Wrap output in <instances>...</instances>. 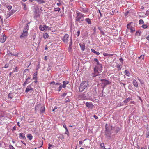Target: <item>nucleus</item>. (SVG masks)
I'll use <instances>...</instances> for the list:
<instances>
[{
    "instance_id": "1",
    "label": "nucleus",
    "mask_w": 149,
    "mask_h": 149,
    "mask_svg": "<svg viewBox=\"0 0 149 149\" xmlns=\"http://www.w3.org/2000/svg\"><path fill=\"white\" fill-rule=\"evenodd\" d=\"M88 81H85L83 82L80 85L79 88V91L80 92H82L87 87L89 86Z\"/></svg>"
},
{
    "instance_id": "2",
    "label": "nucleus",
    "mask_w": 149,
    "mask_h": 149,
    "mask_svg": "<svg viewBox=\"0 0 149 149\" xmlns=\"http://www.w3.org/2000/svg\"><path fill=\"white\" fill-rule=\"evenodd\" d=\"M29 29V26L28 24H26V26L25 27L23 33L20 36L21 38H24L26 37L28 34V30Z\"/></svg>"
},
{
    "instance_id": "3",
    "label": "nucleus",
    "mask_w": 149,
    "mask_h": 149,
    "mask_svg": "<svg viewBox=\"0 0 149 149\" xmlns=\"http://www.w3.org/2000/svg\"><path fill=\"white\" fill-rule=\"evenodd\" d=\"M75 20L76 21L79 22L83 21L84 20V14L80 13H77V16L75 17Z\"/></svg>"
},
{
    "instance_id": "4",
    "label": "nucleus",
    "mask_w": 149,
    "mask_h": 149,
    "mask_svg": "<svg viewBox=\"0 0 149 149\" xmlns=\"http://www.w3.org/2000/svg\"><path fill=\"white\" fill-rule=\"evenodd\" d=\"M100 81L102 82V88L103 89L105 88V87L107 85L110 84V83L109 81L105 79H101Z\"/></svg>"
},
{
    "instance_id": "5",
    "label": "nucleus",
    "mask_w": 149,
    "mask_h": 149,
    "mask_svg": "<svg viewBox=\"0 0 149 149\" xmlns=\"http://www.w3.org/2000/svg\"><path fill=\"white\" fill-rule=\"evenodd\" d=\"M94 73L92 74V75L93 77H95L100 75L99 73L100 72V71H99L98 70L95 69V68H94Z\"/></svg>"
},
{
    "instance_id": "6",
    "label": "nucleus",
    "mask_w": 149,
    "mask_h": 149,
    "mask_svg": "<svg viewBox=\"0 0 149 149\" xmlns=\"http://www.w3.org/2000/svg\"><path fill=\"white\" fill-rule=\"evenodd\" d=\"M105 131H111L112 129V127L111 125H108L107 124H106L105 126Z\"/></svg>"
},
{
    "instance_id": "7",
    "label": "nucleus",
    "mask_w": 149,
    "mask_h": 149,
    "mask_svg": "<svg viewBox=\"0 0 149 149\" xmlns=\"http://www.w3.org/2000/svg\"><path fill=\"white\" fill-rule=\"evenodd\" d=\"M6 39V36L5 34L2 35L1 37L0 38V42L3 43Z\"/></svg>"
},
{
    "instance_id": "8",
    "label": "nucleus",
    "mask_w": 149,
    "mask_h": 149,
    "mask_svg": "<svg viewBox=\"0 0 149 149\" xmlns=\"http://www.w3.org/2000/svg\"><path fill=\"white\" fill-rule=\"evenodd\" d=\"M94 68H95V69L98 70L99 71H100V72H101L102 69V64L96 65Z\"/></svg>"
},
{
    "instance_id": "9",
    "label": "nucleus",
    "mask_w": 149,
    "mask_h": 149,
    "mask_svg": "<svg viewBox=\"0 0 149 149\" xmlns=\"http://www.w3.org/2000/svg\"><path fill=\"white\" fill-rule=\"evenodd\" d=\"M85 105L87 107L90 108H93L94 106V105L91 102H87L86 103Z\"/></svg>"
},
{
    "instance_id": "10",
    "label": "nucleus",
    "mask_w": 149,
    "mask_h": 149,
    "mask_svg": "<svg viewBox=\"0 0 149 149\" xmlns=\"http://www.w3.org/2000/svg\"><path fill=\"white\" fill-rule=\"evenodd\" d=\"M72 39H70V41L69 42V46L68 50L69 52H70L71 51V50L72 49Z\"/></svg>"
},
{
    "instance_id": "11",
    "label": "nucleus",
    "mask_w": 149,
    "mask_h": 149,
    "mask_svg": "<svg viewBox=\"0 0 149 149\" xmlns=\"http://www.w3.org/2000/svg\"><path fill=\"white\" fill-rule=\"evenodd\" d=\"M48 28H49L48 26L45 25H40L39 27L40 29L42 31H44L45 29H47Z\"/></svg>"
},
{
    "instance_id": "12",
    "label": "nucleus",
    "mask_w": 149,
    "mask_h": 149,
    "mask_svg": "<svg viewBox=\"0 0 149 149\" xmlns=\"http://www.w3.org/2000/svg\"><path fill=\"white\" fill-rule=\"evenodd\" d=\"M105 135L106 137L108 138H110L111 137V131H105Z\"/></svg>"
},
{
    "instance_id": "13",
    "label": "nucleus",
    "mask_w": 149,
    "mask_h": 149,
    "mask_svg": "<svg viewBox=\"0 0 149 149\" xmlns=\"http://www.w3.org/2000/svg\"><path fill=\"white\" fill-rule=\"evenodd\" d=\"M79 98L85 100L87 98V97L86 95L84 93H83L79 96Z\"/></svg>"
},
{
    "instance_id": "14",
    "label": "nucleus",
    "mask_w": 149,
    "mask_h": 149,
    "mask_svg": "<svg viewBox=\"0 0 149 149\" xmlns=\"http://www.w3.org/2000/svg\"><path fill=\"white\" fill-rule=\"evenodd\" d=\"M33 89L31 87V85H29L27 87L25 91V92L26 93H28L30 91L32 90Z\"/></svg>"
},
{
    "instance_id": "15",
    "label": "nucleus",
    "mask_w": 149,
    "mask_h": 149,
    "mask_svg": "<svg viewBox=\"0 0 149 149\" xmlns=\"http://www.w3.org/2000/svg\"><path fill=\"white\" fill-rule=\"evenodd\" d=\"M79 45L81 47V49L83 51H84L85 49V45L84 44L80 43Z\"/></svg>"
},
{
    "instance_id": "16",
    "label": "nucleus",
    "mask_w": 149,
    "mask_h": 149,
    "mask_svg": "<svg viewBox=\"0 0 149 149\" xmlns=\"http://www.w3.org/2000/svg\"><path fill=\"white\" fill-rule=\"evenodd\" d=\"M37 71H36L33 75V79L37 80Z\"/></svg>"
},
{
    "instance_id": "17",
    "label": "nucleus",
    "mask_w": 149,
    "mask_h": 149,
    "mask_svg": "<svg viewBox=\"0 0 149 149\" xmlns=\"http://www.w3.org/2000/svg\"><path fill=\"white\" fill-rule=\"evenodd\" d=\"M45 111V108L44 106L41 107L40 109V112L41 113H44Z\"/></svg>"
},
{
    "instance_id": "18",
    "label": "nucleus",
    "mask_w": 149,
    "mask_h": 149,
    "mask_svg": "<svg viewBox=\"0 0 149 149\" xmlns=\"http://www.w3.org/2000/svg\"><path fill=\"white\" fill-rule=\"evenodd\" d=\"M133 84L136 87H138V84L136 81L135 80H134L133 81Z\"/></svg>"
},
{
    "instance_id": "19",
    "label": "nucleus",
    "mask_w": 149,
    "mask_h": 149,
    "mask_svg": "<svg viewBox=\"0 0 149 149\" xmlns=\"http://www.w3.org/2000/svg\"><path fill=\"white\" fill-rule=\"evenodd\" d=\"M55 85H57V86H59V87H58V90L59 91H60L62 88V86L61 84L60 83H56Z\"/></svg>"
},
{
    "instance_id": "20",
    "label": "nucleus",
    "mask_w": 149,
    "mask_h": 149,
    "mask_svg": "<svg viewBox=\"0 0 149 149\" xmlns=\"http://www.w3.org/2000/svg\"><path fill=\"white\" fill-rule=\"evenodd\" d=\"M85 21L87 22L88 24H91V23L90 19L89 18H86L85 19Z\"/></svg>"
},
{
    "instance_id": "21",
    "label": "nucleus",
    "mask_w": 149,
    "mask_h": 149,
    "mask_svg": "<svg viewBox=\"0 0 149 149\" xmlns=\"http://www.w3.org/2000/svg\"><path fill=\"white\" fill-rule=\"evenodd\" d=\"M91 51L93 53L96 54L97 55H99L100 54V53L98 52L95 51L94 49H91Z\"/></svg>"
},
{
    "instance_id": "22",
    "label": "nucleus",
    "mask_w": 149,
    "mask_h": 149,
    "mask_svg": "<svg viewBox=\"0 0 149 149\" xmlns=\"http://www.w3.org/2000/svg\"><path fill=\"white\" fill-rule=\"evenodd\" d=\"M35 0L39 4H40L44 3H45L44 1H43V0Z\"/></svg>"
},
{
    "instance_id": "23",
    "label": "nucleus",
    "mask_w": 149,
    "mask_h": 149,
    "mask_svg": "<svg viewBox=\"0 0 149 149\" xmlns=\"http://www.w3.org/2000/svg\"><path fill=\"white\" fill-rule=\"evenodd\" d=\"M125 73L126 75L129 76L130 75V73L129 72V71L127 70H126L125 71Z\"/></svg>"
},
{
    "instance_id": "24",
    "label": "nucleus",
    "mask_w": 149,
    "mask_h": 149,
    "mask_svg": "<svg viewBox=\"0 0 149 149\" xmlns=\"http://www.w3.org/2000/svg\"><path fill=\"white\" fill-rule=\"evenodd\" d=\"M43 37L45 39H46L48 37L49 35L47 33H44L43 34Z\"/></svg>"
},
{
    "instance_id": "25",
    "label": "nucleus",
    "mask_w": 149,
    "mask_h": 149,
    "mask_svg": "<svg viewBox=\"0 0 149 149\" xmlns=\"http://www.w3.org/2000/svg\"><path fill=\"white\" fill-rule=\"evenodd\" d=\"M27 138L30 140H31L32 139L33 136L30 134H29L27 135Z\"/></svg>"
},
{
    "instance_id": "26",
    "label": "nucleus",
    "mask_w": 149,
    "mask_h": 149,
    "mask_svg": "<svg viewBox=\"0 0 149 149\" xmlns=\"http://www.w3.org/2000/svg\"><path fill=\"white\" fill-rule=\"evenodd\" d=\"M103 55L104 56H112L113 55L112 54H108L106 53H103Z\"/></svg>"
},
{
    "instance_id": "27",
    "label": "nucleus",
    "mask_w": 149,
    "mask_h": 149,
    "mask_svg": "<svg viewBox=\"0 0 149 149\" xmlns=\"http://www.w3.org/2000/svg\"><path fill=\"white\" fill-rule=\"evenodd\" d=\"M19 136L20 137L22 138H24L25 137V135L23 133H21L19 134Z\"/></svg>"
},
{
    "instance_id": "28",
    "label": "nucleus",
    "mask_w": 149,
    "mask_h": 149,
    "mask_svg": "<svg viewBox=\"0 0 149 149\" xmlns=\"http://www.w3.org/2000/svg\"><path fill=\"white\" fill-rule=\"evenodd\" d=\"M132 23V22H131L130 24H128L127 26V28L130 30V29L132 27L130 26V25Z\"/></svg>"
},
{
    "instance_id": "29",
    "label": "nucleus",
    "mask_w": 149,
    "mask_h": 149,
    "mask_svg": "<svg viewBox=\"0 0 149 149\" xmlns=\"http://www.w3.org/2000/svg\"><path fill=\"white\" fill-rule=\"evenodd\" d=\"M141 31H140L139 30L138 31H137L135 33L136 35H139V36H140L141 35Z\"/></svg>"
},
{
    "instance_id": "30",
    "label": "nucleus",
    "mask_w": 149,
    "mask_h": 149,
    "mask_svg": "<svg viewBox=\"0 0 149 149\" xmlns=\"http://www.w3.org/2000/svg\"><path fill=\"white\" fill-rule=\"evenodd\" d=\"M13 96V94L12 93H10L8 95V97L10 99H12V97Z\"/></svg>"
},
{
    "instance_id": "31",
    "label": "nucleus",
    "mask_w": 149,
    "mask_h": 149,
    "mask_svg": "<svg viewBox=\"0 0 149 149\" xmlns=\"http://www.w3.org/2000/svg\"><path fill=\"white\" fill-rule=\"evenodd\" d=\"M117 67L118 68V70H120L121 68V65H120L117 64Z\"/></svg>"
},
{
    "instance_id": "32",
    "label": "nucleus",
    "mask_w": 149,
    "mask_h": 149,
    "mask_svg": "<svg viewBox=\"0 0 149 149\" xmlns=\"http://www.w3.org/2000/svg\"><path fill=\"white\" fill-rule=\"evenodd\" d=\"M81 11H83L84 13H86L88 12V10L87 9H84L83 8H82L81 9Z\"/></svg>"
},
{
    "instance_id": "33",
    "label": "nucleus",
    "mask_w": 149,
    "mask_h": 149,
    "mask_svg": "<svg viewBox=\"0 0 149 149\" xmlns=\"http://www.w3.org/2000/svg\"><path fill=\"white\" fill-rule=\"evenodd\" d=\"M130 100V99L129 98H128L126 99V100H125L123 102L124 103H127Z\"/></svg>"
},
{
    "instance_id": "34",
    "label": "nucleus",
    "mask_w": 149,
    "mask_h": 149,
    "mask_svg": "<svg viewBox=\"0 0 149 149\" xmlns=\"http://www.w3.org/2000/svg\"><path fill=\"white\" fill-rule=\"evenodd\" d=\"M29 83V82L28 81L27 79H26V80L25 81V82H24V84H23V86H25L26 84H28Z\"/></svg>"
},
{
    "instance_id": "35",
    "label": "nucleus",
    "mask_w": 149,
    "mask_h": 149,
    "mask_svg": "<svg viewBox=\"0 0 149 149\" xmlns=\"http://www.w3.org/2000/svg\"><path fill=\"white\" fill-rule=\"evenodd\" d=\"M22 5L24 6V9L25 10H27V7H26V5L24 3H23L22 4Z\"/></svg>"
},
{
    "instance_id": "36",
    "label": "nucleus",
    "mask_w": 149,
    "mask_h": 149,
    "mask_svg": "<svg viewBox=\"0 0 149 149\" xmlns=\"http://www.w3.org/2000/svg\"><path fill=\"white\" fill-rule=\"evenodd\" d=\"M144 23L142 19H140L139 21V24H143Z\"/></svg>"
},
{
    "instance_id": "37",
    "label": "nucleus",
    "mask_w": 149,
    "mask_h": 149,
    "mask_svg": "<svg viewBox=\"0 0 149 149\" xmlns=\"http://www.w3.org/2000/svg\"><path fill=\"white\" fill-rule=\"evenodd\" d=\"M13 14V12L11 13L10 12L7 15V17H10L12 14Z\"/></svg>"
},
{
    "instance_id": "38",
    "label": "nucleus",
    "mask_w": 149,
    "mask_h": 149,
    "mask_svg": "<svg viewBox=\"0 0 149 149\" xmlns=\"http://www.w3.org/2000/svg\"><path fill=\"white\" fill-rule=\"evenodd\" d=\"M146 138H149V131L146 132Z\"/></svg>"
},
{
    "instance_id": "39",
    "label": "nucleus",
    "mask_w": 149,
    "mask_h": 149,
    "mask_svg": "<svg viewBox=\"0 0 149 149\" xmlns=\"http://www.w3.org/2000/svg\"><path fill=\"white\" fill-rule=\"evenodd\" d=\"M9 147L10 149H15L14 147L11 145L9 146Z\"/></svg>"
},
{
    "instance_id": "40",
    "label": "nucleus",
    "mask_w": 149,
    "mask_h": 149,
    "mask_svg": "<svg viewBox=\"0 0 149 149\" xmlns=\"http://www.w3.org/2000/svg\"><path fill=\"white\" fill-rule=\"evenodd\" d=\"M130 30H131V32L132 33L135 31V29L132 27Z\"/></svg>"
},
{
    "instance_id": "41",
    "label": "nucleus",
    "mask_w": 149,
    "mask_h": 149,
    "mask_svg": "<svg viewBox=\"0 0 149 149\" xmlns=\"http://www.w3.org/2000/svg\"><path fill=\"white\" fill-rule=\"evenodd\" d=\"M60 9L59 8H55L54 9V10L55 11H59L60 10Z\"/></svg>"
},
{
    "instance_id": "42",
    "label": "nucleus",
    "mask_w": 149,
    "mask_h": 149,
    "mask_svg": "<svg viewBox=\"0 0 149 149\" xmlns=\"http://www.w3.org/2000/svg\"><path fill=\"white\" fill-rule=\"evenodd\" d=\"M73 105L72 103V102H70L69 104L68 107L70 108V107H72V105Z\"/></svg>"
},
{
    "instance_id": "43",
    "label": "nucleus",
    "mask_w": 149,
    "mask_h": 149,
    "mask_svg": "<svg viewBox=\"0 0 149 149\" xmlns=\"http://www.w3.org/2000/svg\"><path fill=\"white\" fill-rule=\"evenodd\" d=\"M7 7L9 10H10L12 9V6L11 5H9L7 6Z\"/></svg>"
},
{
    "instance_id": "44",
    "label": "nucleus",
    "mask_w": 149,
    "mask_h": 149,
    "mask_svg": "<svg viewBox=\"0 0 149 149\" xmlns=\"http://www.w3.org/2000/svg\"><path fill=\"white\" fill-rule=\"evenodd\" d=\"M66 134H67L68 136H69V133L68 129L66 127Z\"/></svg>"
},
{
    "instance_id": "45",
    "label": "nucleus",
    "mask_w": 149,
    "mask_h": 149,
    "mask_svg": "<svg viewBox=\"0 0 149 149\" xmlns=\"http://www.w3.org/2000/svg\"><path fill=\"white\" fill-rule=\"evenodd\" d=\"M56 84V83H55L54 81H52L50 83V84L51 85H54V86H57V85H55V84Z\"/></svg>"
},
{
    "instance_id": "46",
    "label": "nucleus",
    "mask_w": 149,
    "mask_h": 149,
    "mask_svg": "<svg viewBox=\"0 0 149 149\" xmlns=\"http://www.w3.org/2000/svg\"><path fill=\"white\" fill-rule=\"evenodd\" d=\"M142 27L143 28L146 29V28L148 27V26H147L146 25V24H143V25L142 26Z\"/></svg>"
},
{
    "instance_id": "47",
    "label": "nucleus",
    "mask_w": 149,
    "mask_h": 149,
    "mask_svg": "<svg viewBox=\"0 0 149 149\" xmlns=\"http://www.w3.org/2000/svg\"><path fill=\"white\" fill-rule=\"evenodd\" d=\"M144 56V55H141L138 58L139 59L142 58V59H143Z\"/></svg>"
},
{
    "instance_id": "48",
    "label": "nucleus",
    "mask_w": 149,
    "mask_h": 149,
    "mask_svg": "<svg viewBox=\"0 0 149 149\" xmlns=\"http://www.w3.org/2000/svg\"><path fill=\"white\" fill-rule=\"evenodd\" d=\"M65 96V93H64L63 94H62L61 95V98H62V99H63L64 98Z\"/></svg>"
},
{
    "instance_id": "49",
    "label": "nucleus",
    "mask_w": 149,
    "mask_h": 149,
    "mask_svg": "<svg viewBox=\"0 0 149 149\" xmlns=\"http://www.w3.org/2000/svg\"><path fill=\"white\" fill-rule=\"evenodd\" d=\"M17 71H18V68L17 67H16L15 68V70L13 71V72H17Z\"/></svg>"
},
{
    "instance_id": "50",
    "label": "nucleus",
    "mask_w": 149,
    "mask_h": 149,
    "mask_svg": "<svg viewBox=\"0 0 149 149\" xmlns=\"http://www.w3.org/2000/svg\"><path fill=\"white\" fill-rule=\"evenodd\" d=\"M145 15L146 16H148L149 15V11H146V13L145 14Z\"/></svg>"
},
{
    "instance_id": "51",
    "label": "nucleus",
    "mask_w": 149,
    "mask_h": 149,
    "mask_svg": "<svg viewBox=\"0 0 149 149\" xmlns=\"http://www.w3.org/2000/svg\"><path fill=\"white\" fill-rule=\"evenodd\" d=\"M120 130V129L118 127H117L116 129V132H118Z\"/></svg>"
},
{
    "instance_id": "52",
    "label": "nucleus",
    "mask_w": 149,
    "mask_h": 149,
    "mask_svg": "<svg viewBox=\"0 0 149 149\" xmlns=\"http://www.w3.org/2000/svg\"><path fill=\"white\" fill-rule=\"evenodd\" d=\"M93 116L96 119H98V117L97 116L95 115H94Z\"/></svg>"
},
{
    "instance_id": "53",
    "label": "nucleus",
    "mask_w": 149,
    "mask_h": 149,
    "mask_svg": "<svg viewBox=\"0 0 149 149\" xmlns=\"http://www.w3.org/2000/svg\"><path fill=\"white\" fill-rule=\"evenodd\" d=\"M100 145L101 147V148H102L103 147H104V148H105L104 143H101L100 144Z\"/></svg>"
},
{
    "instance_id": "54",
    "label": "nucleus",
    "mask_w": 149,
    "mask_h": 149,
    "mask_svg": "<svg viewBox=\"0 0 149 149\" xmlns=\"http://www.w3.org/2000/svg\"><path fill=\"white\" fill-rule=\"evenodd\" d=\"M119 60L122 63V64L123 63V59L122 58H120L119 59Z\"/></svg>"
},
{
    "instance_id": "55",
    "label": "nucleus",
    "mask_w": 149,
    "mask_h": 149,
    "mask_svg": "<svg viewBox=\"0 0 149 149\" xmlns=\"http://www.w3.org/2000/svg\"><path fill=\"white\" fill-rule=\"evenodd\" d=\"M80 32L79 30H78L77 32V36L78 37L79 36Z\"/></svg>"
},
{
    "instance_id": "56",
    "label": "nucleus",
    "mask_w": 149,
    "mask_h": 149,
    "mask_svg": "<svg viewBox=\"0 0 149 149\" xmlns=\"http://www.w3.org/2000/svg\"><path fill=\"white\" fill-rule=\"evenodd\" d=\"M68 37H69L68 35L67 34H66V40H68L67 39H68Z\"/></svg>"
},
{
    "instance_id": "57",
    "label": "nucleus",
    "mask_w": 149,
    "mask_h": 149,
    "mask_svg": "<svg viewBox=\"0 0 149 149\" xmlns=\"http://www.w3.org/2000/svg\"><path fill=\"white\" fill-rule=\"evenodd\" d=\"M98 11H99V13L100 14V17H102V13H101V12H100V10H98Z\"/></svg>"
},
{
    "instance_id": "58",
    "label": "nucleus",
    "mask_w": 149,
    "mask_h": 149,
    "mask_svg": "<svg viewBox=\"0 0 149 149\" xmlns=\"http://www.w3.org/2000/svg\"><path fill=\"white\" fill-rule=\"evenodd\" d=\"M119 83L120 84H123L124 86V87H125V85H126V84H125V83H122V82H121L120 81H119Z\"/></svg>"
},
{
    "instance_id": "59",
    "label": "nucleus",
    "mask_w": 149,
    "mask_h": 149,
    "mask_svg": "<svg viewBox=\"0 0 149 149\" xmlns=\"http://www.w3.org/2000/svg\"><path fill=\"white\" fill-rule=\"evenodd\" d=\"M66 103H68L70 101V100L69 99H68V100H66Z\"/></svg>"
},
{
    "instance_id": "60",
    "label": "nucleus",
    "mask_w": 149,
    "mask_h": 149,
    "mask_svg": "<svg viewBox=\"0 0 149 149\" xmlns=\"http://www.w3.org/2000/svg\"><path fill=\"white\" fill-rule=\"evenodd\" d=\"M49 146L48 147V149H50V147L51 146H52V145H51L50 144H49Z\"/></svg>"
},
{
    "instance_id": "61",
    "label": "nucleus",
    "mask_w": 149,
    "mask_h": 149,
    "mask_svg": "<svg viewBox=\"0 0 149 149\" xmlns=\"http://www.w3.org/2000/svg\"><path fill=\"white\" fill-rule=\"evenodd\" d=\"M114 14V11L113 10H112L111 12H110V14L111 15H113Z\"/></svg>"
},
{
    "instance_id": "62",
    "label": "nucleus",
    "mask_w": 149,
    "mask_h": 149,
    "mask_svg": "<svg viewBox=\"0 0 149 149\" xmlns=\"http://www.w3.org/2000/svg\"><path fill=\"white\" fill-rule=\"evenodd\" d=\"M94 61L96 62H98V60L96 58H94Z\"/></svg>"
},
{
    "instance_id": "63",
    "label": "nucleus",
    "mask_w": 149,
    "mask_h": 149,
    "mask_svg": "<svg viewBox=\"0 0 149 149\" xmlns=\"http://www.w3.org/2000/svg\"><path fill=\"white\" fill-rule=\"evenodd\" d=\"M93 30L94 32H96V28L95 27H94L93 29Z\"/></svg>"
},
{
    "instance_id": "64",
    "label": "nucleus",
    "mask_w": 149,
    "mask_h": 149,
    "mask_svg": "<svg viewBox=\"0 0 149 149\" xmlns=\"http://www.w3.org/2000/svg\"><path fill=\"white\" fill-rule=\"evenodd\" d=\"M83 142L82 141H79V145H82V144Z\"/></svg>"
}]
</instances>
